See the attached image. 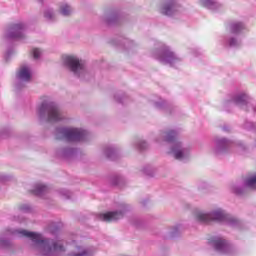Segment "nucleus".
Returning <instances> with one entry per match:
<instances>
[{
    "mask_svg": "<svg viewBox=\"0 0 256 256\" xmlns=\"http://www.w3.org/2000/svg\"><path fill=\"white\" fill-rule=\"evenodd\" d=\"M10 237H26V239H30L32 241V251L39 256H57L58 253L65 251V247H63L61 241L45 238L40 233L24 229L6 230L5 236H0V247H7Z\"/></svg>",
    "mask_w": 256,
    "mask_h": 256,
    "instance_id": "1",
    "label": "nucleus"
},
{
    "mask_svg": "<svg viewBox=\"0 0 256 256\" xmlns=\"http://www.w3.org/2000/svg\"><path fill=\"white\" fill-rule=\"evenodd\" d=\"M194 219L197 223H211V221H216L217 223H224V225H229L230 227H237L239 225V220L231 216L223 208H215L210 212L196 211L194 213Z\"/></svg>",
    "mask_w": 256,
    "mask_h": 256,
    "instance_id": "2",
    "label": "nucleus"
},
{
    "mask_svg": "<svg viewBox=\"0 0 256 256\" xmlns=\"http://www.w3.org/2000/svg\"><path fill=\"white\" fill-rule=\"evenodd\" d=\"M247 189H256V173L248 175L243 182H235L230 185V191L235 195H243Z\"/></svg>",
    "mask_w": 256,
    "mask_h": 256,
    "instance_id": "3",
    "label": "nucleus"
},
{
    "mask_svg": "<svg viewBox=\"0 0 256 256\" xmlns=\"http://www.w3.org/2000/svg\"><path fill=\"white\" fill-rule=\"evenodd\" d=\"M63 138L68 142H75V141H83L87 132L85 130H80L77 128H65L60 131Z\"/></svg>",
    "mask_w": 256,
    "mask_h": 256,
    "instance_id": "4",
    "label": "nucleus"
},
{
    "mask_svg": "<svg viewBox=\"0 0 256 256\" xmlns=\"http://www.w3.org/2000/svg\"><path fill=\"white\" fill-rule=\"evenodd\" d=\"M45 111L48 113V121L50 123L61 121V112L59 111V108L55 106V104H42L40 106V113H45Z\"/></svg>",
    "mask_w": 256,
    "mask_h": 256,
    "instance_id": "5",
    "label": "nucleus"
},
{
    "mask_svg": "<svg viewBox=\"0 0 256 256\" xmlns=\"http://www.w3.org/2000/svg\"><path fill=\"white\" fill-rule=\"evenodd\" d=\"M127 213V205L122 204L120 209L117 211L107 212L99 215L100 221H106L107 223H111V221H119V219H123Z\"/></svg>",
    "mask_w": 256,
    "mask_h": 256,
    "instance_id": "6",
    "label": "nucleus"
},
{
    "mask_svg": "<svg viewBox=\"0 0 256 256\" xmlns=\"http://www.w3.org/2000/svg\"><path fill=\"white\" fill-rule=\"evenodd\" d=\"M64 61L74 75H79L85 71V63L75 56H66Z\"/></svg>",
    "mask_w": 256,
    "mask_h": 256,
    "instance_id": "7",
    "label": "nucleus"
},
{
    "mask_svg": "<svg viewBox=\"0 0 256 256\" xmlns=\"http://www.w3.org/2000/svg\"><path fill=\"white\" fill-rule=\"evenodd\" d=\"M212 245L218 253L229 255L231 253V245L223 238H215L212 240Z\"/></svg>",
    "mask_w": 256,
    "mask_h": 256,
    "instance_id": "8",
    "label": "nucleus"
},
{
    "mask_svg": "<svg viewBox=\"0 0 256 256\" xmlns=\"http://www.w3.org/2000/svg\"><path fill=\"white\" fill-rule=\"evenodd\" d=\"M95 250L93 248H85L76 246V251L70 253V256H93Z\"/></svg>",
    "mask_w": 256,
    "mask_h": 256,
    "instance_id": "9",
    "label": "nucleus"
},
{
    "mask_svg": "<svg viewBox=\"0 0 256 256\" xmlns=\"http://www.w3.org/2000/svg\"><path fill=\"white\" fill-rule=\"evenodd\" d=\"M25 29V25L23 24H14L10 27V35L9 37L11 39L19 38L21 37V31Z\"/></svg>",
    "mask_w": 256,
    "mask_h": 256,
    "instance_id": "10",
    "label": "nucleus"
},
{
    "mask_svg": "<svg viewBox=\"0 0 256 256\" xmlns=\"http://www.w3.org/2000/svg\"><path fill=\"white\" fill-rule=\"evenodd\" d=\"M177 9H179V6L175 3V0H171L169 4L162 8V13L163 15H173Z\"/></svg>",
    "mask_w": 256,
    "mask_h": 256,
    "instance_id": "11",
    "label": "nucleus"
},
{
    "mask_svg": "<svg viewBox=\"0 0 256 256\" xmlns=\"http://www.w3.org/2000/svg\"><path fill=\"white\" fill-rule=\"evenodd\" d=\"M17 77L21 79V81H31V71L27 66H22L17 73Z\"/></svg>",
    "mask_w": 256,
    "mask_h": 256,
    "instance_id": "12",
    "label": "nucleus"
},
{
    "mask_svg": "<svg viewBox=\"0 0 256 256\" xmlns=\"http://www.w3.org/2000/svg\"><path fill=\"white\" fill-rule=\"evenodd\" d=\"M48 190H49V188L45 184L37 183L33 186L32 193L34 195L41 196V195L47 193Z\"/></svg>",
    "mask_w": 256,
    "mask_h": 256,
    "instance_id": "13",
    "label": "nucleus"
},
{
    "mask_svg": "<svg viewBox=\"0 0 256 256\" xmlns=\"http://www.w3.org/2000/svg\"><path fill=\"white\" fill-rule=\"evenodd\" d=\"M173 59H175V53L168 51L161 58V61H164L165 63H173Z\"/></svg>",
    "mask_w": 256,
    "mask_h": 256,
    "instance_id": "14",
    "label": "nucleus"
},
{
    "mask_svg": "<svg viewBox=\"0 0 256 256\" xmlns=\"http://www.w3.org/2000/svg\"><path fill=\"white\" fill-rule=\"evenodd\" d=\"M235 101L237 105H247V95L238 96Z\"/></svg>",
    "mask_w": 256,
    "mask_h": 256,
    "instance_id": "15",
    "label": "nucleus"
},
{
    "mask_svg": "<svg viewBox=\"0 0 256 256\" xmlns=\"http://www.w3.org/2000/svg\"><path fill=\"white\" fill-rule=\"evenodd\" d=\"M58 193L60 197H63V199H69L71 197V192L66 189H60Z\"/></svg>",
    "mask_w": 256,
    "mask_h": 256,
    "instance_id": "16",
    "label": "nucleus"
},
{
    "mask_svg": "<svg viewBox=\"0 0 256 256\" xmlns=\"http://www.w3.org/2000/svg\"><path fill=\"white\" fill-rule=\"evenodd\" d=\"M60 12L62 15H71V7H69L68 5H64L60 8Z\"/></svg>",
    "mask_w": 256,
    "mask_h": 256,
    "instance_id": "17",
    "label": "nucleus"
},
{
    "mask_svg": "<svg viewBox=\"0 0 256 256\" xmlns=\"http://www.w3.org/2000/svg\"><path fill=\"white\" fill-rule=\"evenodd\" d=\"M175 131H169L166 133V141H168V143H172V141H175Z\"/></svg>",
    "mask_w": 256,
    "mask_h": 256,
    "instance_id": "18",
    "label": "nucleus"
},
{
    "mask_svg": "<svg viewBox=\"0 0 256 256\" xmlns=\"http://www.w3.org/2000/svg\"><path fill=\"white\" fill-rule=\"evenodd\" d=\"M19 209L22 213H29V211H31V206L29 204H22L19 206Z\"/></svg>",
    "mask_w": 256,
    "mask_h": 256,
    "instance_id": "19",
    "label": "nucleus"
},
{
    "mask_svg": "<svg viewBox=\"0 0 256 256\" xmlns=\"http://www.w3.org/2000/svg\"><path fill=\"white\" fill-rule=\"evenodd\" d=\"M243 29V24L237 23L232 26V33H239Z\"/></svg>",
    "mask_w": 256,
    "mask_h": 256,
    "instance_id": "20",
    "label": "nucleus"
},
{
    "mask_svg": "<svg viewBox=\"0 0 256 256\" xmlns=\"http://www.w3.org/2000/svg\"><path fill=\"white\" fill-rule=\"evenodd\" d=\"M174 152V157L175 159H181V157H183V151L181 150H172Z\"/></svg>",
    "mask_w": 256,
    "mask_h": 256,
    "instance_id": "21",
    "label": "nucleus"
},
{
    "mask_svg": "<svg viewBox=\"0 0 256 256\" xmlns=\"http://www.w3.org/2000/svg\"><path fill=\"white\" fill-rule=\"evenodd\" d=\"M32 53H33V57L34 59H39L40 55H41V50L37 49V48H34L32 50Z\"/></svg>",
    "mask_w": 256,
    "mask_h": 256,
    "instance_id": "22",
    "label": "nucleus"
},
{
    "mask_svg": "<svg viewBox=\"0 0 256 256\" xmlns=\"http://www.w3.org/2000/svg\"><path fill=\"white\" fill-rule=\"evenodd\" d=\"M144 173L148 175V177H153V170L151 168H145Z\"/></svg>",
    "mask_w": 256,
    "mask_h": 256,
    "instance_id": "23",
    "label": "nucleus"
},
{
    "mask_svg": "<svg viewBox=\"0 0 256 256\" xmlns=\"http://www.w3.org/2000/svg\"><path fill=\"white\" fill-rule=\"evenodd\" d=\"M44 16L46 19H53V13L51 11L45 12Z\"/></svg>",
    "mask_w": 256,
    "mask_h": 256,
    "instance_id": "24",
    "label": "nucleus"
},
{
    "mask_svg": "<svg viewBox=\"0 0 256 256\" xmlns=\"http://www.w3.org/2000/svg\"><path fill=\"white\" fill-rule=\"evenodd\" d=\"M7 176H5V175H3V174H1L0 175V181L3 183V182H5V181H7Z\"/></svg>",
    "mask_w": 256,
    "mask_h": 256,
    "instance_id": "25",
    "label": "nucleus"
},
{
    "mask_svg": "<svg viewBox=\"0 0 256 256\" xmlns=\"http://www.w3.org/2000/svg\"><path fill=\"white\" fill-rule=\"evenodd\" d=\"M230 46L233 47V45L237 44V40H235L234 38L230 39Z\"/></svg>",
    "mask_w": 256,
    "mask_h": 256,
    "instance_id": "26",
    "label": "nucleus"
},
{
    "mask_svg": "<svg viewBox=\"0 0 256 256\" xmlns=\"http://www.w3.org/2000/svg\"><path fill=\"white\" fill-rule=\"evenodd\" d=\"M180 228H181V225H176L174 227L175 231H173L172 233H177V231H179Z\"/></svg>",
    "mask_w": 256,
    "mask_h": 256,
    "instance_id": "27",
    "label": "nucleus"
},
{
    "mask_svg": "<svg viewBox=\"0 0 256 256\" xmlns=\"http://www.w3.org/2000/svg\"><path fill=\"white\" fill-rule=\"evenodd\" d=\"M25 220V218H15V221H18L19 223H23V221Z\"/></svg>",
    "mask_w": 256,
    "mask_h": 256,
    "instance_id": "28",
    "label": "nucleus"
}]
</instances>
